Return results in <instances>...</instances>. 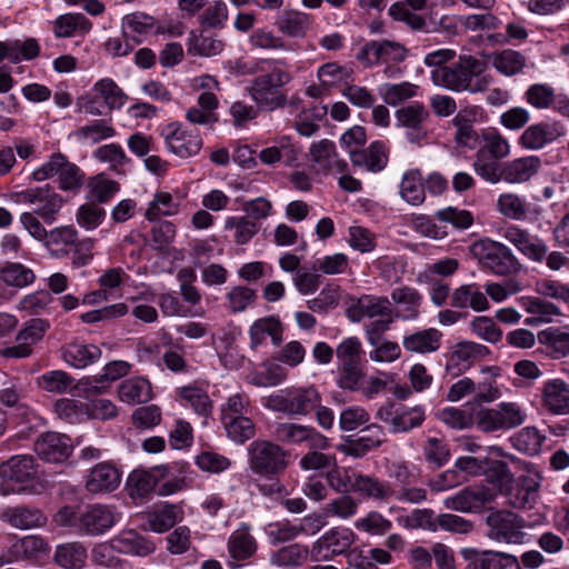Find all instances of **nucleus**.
Returning <instances> with one entry per match:
<instances>
[{
	"label": "nucleus",
	"instance_id": "1",
	"mask_svg": "<svg viewBox=\"0 0 569 569\" xmlns=\"http://www.w3.org/2000/svg\"><path fill=\"white\" fill-rule=\"evenodd\" d=\"M487 63L470 54H461L458 61L445 68L431 71V79L436 86L455 92L478 93L487 90L489 78L483 74Z\"/></svg>",
	"mask_w": 569,
	"mask_h": 569
},
{
	"label": "nucleus",
	"instance_id": "2",
	"mask_svg": "<svg viewBox=\"0 0 569 569\" xmlns=\"http://www.w3.org/2000/svg\"><path fill=\"white\" fill-rule=\"evenodd\" d=\"M290 81L289 72L274 68L269 73L256 77L247 90L259 108L273 111L287 104V94L281 88Z\"/></svg>",
	"mask_w": 569,
	"mask_h": 569
},
{
	"label": "nucleus",
	"instance_id": "3",
	"mask_svg": "<svg viewBox=\"0 0 569 569\" xmlns=\"http://www.w3.org/2000/svg\"><path fill=\"white\" fill-rule=\"evenodd\" d=\"M38 465L30 455L13 456L0 465V476L3 479L1 485L2 495L12 492H34L31 485L37 479Z\"/></svg>",
	"mask_w": 569,
	"mask_h": 569
},
{
	"label": "nucleus",
	"instance_id": "4",
	"mask_svg": "<svg viewBox=\"0 0 569 569\" xmlns=\"http://www.w3.org/2000/svg\"><path fill=\"white\" fill-rule=\"evenodd\" d=\"M541 168V159L537 156H527L502 162L501 164L480 166L481 178L490 183L506 181L508 183H523L535 177Z\"/></svg>",
	"mask_w": 569,
	"mask_h": 569
},
{
	"label": "nucleus",
	"instance_id": "5",
	"mask_svg": "<svg viewBox=\"0 0 569 569\" xmlns=\"http://www.w3.org/2000/svg\"><path fill=\"white\" fill-rule=\"evenodd\" d=\"M486 525L487 537L500 543L521 545L527 537L523 517L507 509H490Z\"/></svg>",
	"mask_w": 569,
	"mask_h": 569
},
{
	"label": "nucleus",
	"instance_id": "6",
	"mask_svg": "<svg viewBox=\"0 0 569 569\" xmlns=\"http://www.w3.org/2000/svg\"><path fill=\"white\" fill-rule=\"evenodd\" d=\"M470 252L483 267L496 274L507 276L520 269L518 259L507 246L500 242L481 239L472 243Z\"/></svg>",
	"mask_w": 569,
	"mask_h": 569
},
{
	"label": "nucleus",
	"instance_id": "7",
	"mask_svg": "<svg viewBox=\"0 0 569 569\" xmlns=\"http://www.w3.org/2000/svg\"><path fill=\"white\" fill-rule=\"evenodd\" d=\"M250 470L260 476L271 477L281 473L288 466L287 452L277 443L254 440L248 447Z\"/></svg>",
	"mask_w": 569,
	"mask_h": 569
},
{
	"label": "nucleus",
	"instance_id": "8",
	"mask_svg": "<svg viewBox=\"0 0 569 569\" xmlns=\"http://www.w3.org/2000/svg\"><path fill=\"white\" fill-rule=\"evenodd\" d=\"M54 174H59L62 190L77 191L83 184L84 174L79 167L68 161L67 157L60 152L53 153L49 161L37 169L32 176L34 180L42 181Z\"/></svg>",
	"mask_w": 569,
	"mask_h": 569
},
{
	"label": "nucleus",
	"instance_id": "9",
	"mask_svg": "<svg viewBox=\"0 0 569 569\" xmlns=\"http://www.w3.org/2000/svg\"><path fill=\"white\" fill-rule=\"evenodd\" d=\"M119 513L116 507L100 503L92 505L79 513L76 529L84 536H101L117 523Z\"/></svg>",
	"mask_w": 569,
	"mask_h": 569
},
{
	"label": "nucleus",
	"instance_id": "10",
	"mask_svg": "<svg viewBox=\"0 0 569 569\" xmlns=\"http://www.w3.org/2000/svg\"><path fill=\"white\" fill-rule=\"evenodd\" d=\"M387 442V432L385 428L376 422L366 423L356 439H347L340 443L337 449L349 457L362 458L370 451L379 449Z\"/></svg>",
	"mask_w": 569,
	"mask_h": 569
},
{
	"label": "nucleus",
	"instance_id": "11",
	"mask_svg": "<svg viewBox=\"0 0 569 569\" xmlns=\"http://www.w3.org/2000/svg\"><path fill=\"white\" fill-rule=\"evenodd\" d=\"M18 196L21 201L34 204L36 208L32 212L46 223H52L63 206L62 197L48 184L21 191Z\"/></svg>",
	"mask_w": 569,
	"mask_h": 569
},
{
	"label": "nucleus",
	"instance_id": "12",
	"mask_svg": "<svg viewBox=\"0 0 569 569\" xmlns=\"http://www.w3.org/2000/svg\"><path fill=\"white\" fill-rule=\"evenodd\" d=\"M430 113L421 102H412L402 106L395 112L397 127L407 129V140L410 143H419L427 138L428 131L425 123Z\"/></svg>",
	"mask_w": 569,
	"mask_h": 569
},
{
	"label": "nucleus",
	"instance_id": "13",
	"mask_svg": "<svg viewBox=\"0 0 569 569\" xmlns=\"http://www.w3.org/2000/svg\"><path fill=\"white\" fill-rule=\"evenodd\" d=\"M161 136L169 150L181 157L189 158L199 153L202 147V139L192 130H187L178 122L166 126Z\"/></svg>",
	"mask_w": 569,
	"mask_h": 569
},
{
	"label": "nucleus",
	"instance_id": "14",
	"mask_svg": "<svg viewBox=\"0 0 569 569\" xmlns=\"http://www.w3.org/2000/svg\"><path fill=\"white\" fill-rule=\"evenodd\" d=\"M495 498L496 495L486 486H468L456 495L446 498L443 505L447 509L459 512H479Z\"/></svg>",
	"mask_w": 569,
	"mask_h": 569
},
{
	"label": "nucleus",
	"instance_id": "15",
	"mask_svg": "<svg viewBox=\"0 0 569 569\" xmlns=\"http://www.w3.org/2000/svg\"><path fill=\"white\" fill-rule=\"evenodd\" d=\"M72 450V440L64 433L49 431L39 436L34 442L39 458L52 463L66 461Z\"/></svg>",
	"mask_w": 569,
	"mask_h": 569
},
{
	"label": "nucleus",
	"instance_id": "16",
	"mask_svg": "<svg viewBox=\"0 0 569 569\" xmlns=\"http://www.w3.org/2000/svg\"><path fill=\"white\" fill-rule=\"evenodd\" d=\"M482 139L483 144L477 151L473 161V169L480 177V166L501 164L498 160L506 158L510 152L508 140L497 131L485 132Z\"/></svg>",
	"mask_w": 569,
	"mask_h": 569
},
{
	"label": "nucleus",
	"instance_id": "17",
	"mask_svg": "<svg viewBox=\"0 0 569 569\" xmlns=\"http://www.w3.org/2000/svg\"><path fill=\"white\" fill-rule=\"evenodd\" d=\"M565 134L563 127L558 122H539L525 129L519 144L527 150H540Z\"/></svg>",
	"mask_w": 569,
	"mask_h": 569
},
{
	"label": "nucleus",
	"instance_id": "18",
	"mask_svg": "<svg viewBox=\"0 0 569 569\" xmlns=\"http://www.w3.org/2000/svg\"><path fill=\"white\" fill-rule=\"evenodd\" d=\"M466 558L468 563L465 569H521L519 559L507 552L470 550Z\"/></svg>",
	"mask_w": 569,
	"mask_h": 569
},
{
	"label": "nucleus",
	"instance_id": "19",
	"mask_svg": "<svg viewBox=\"0 0 569 569\" xmlns=\"http://www.w3.org/2000/svg\"><path fill=\"white\" fill-rule=\"evenodd\" d=\"M541 406L556 416L569 415V385L562 379H551L541 389Z\"/></svg>",
	"mask_w": 569,
	"mask_h": 569
},
{
	"label": "nucleus",
	"instance_id": "20",
	"mask_svg": "<svg viewBox=\"0 0 569 569\" xmlns=\"http://www.w3.org/2000/svg\"><path fill=\"white\" fill-rule=\"evenodd\" d=\"M310 160L317 171L328 173L332 170L343 172L347 170V162L339 159L336 146L331 140L322 139L310 146Z\"/></svg>",
	"mask_w": 569,
	"mask_h": 569
},
{
	"label": "nucleus",
	"instance_id": "21",
	"mask_svg": "<svg viewBox=\"0 0 569 569\" xmlns=\"http://www.w3.org/2000/svg\"><path fill=\"white\" fill-rule=\"evenodd\" d=\"M505 239L533 261H542L548 251V247L543 241L518 227L507 228Z\"/></svg>",
	"mask_w": 569,
	"mask_h": 569
},
{
	"label": "nucleus",
	"instance_id": "22",
	"mask_svg": "<svg viewBox=\"0 0 569 569\" xmlns=\"http://www.w3.org/2000/svg\"><path fill=\"white\" fill-rule=\"evenodd\" d=\"M489 349L480 343L473 341H463L455 346L450 358L446 365V371L452 375H458L461 369H467L476 360L482 359L489 355Z\"/></svg>",
	"mask_w": 569,
	"mask_h": 569
},
{
	"label": "nucleus",
	"instance_id": "23",
	"mask_svg": "<svg viewBox=\"0 0 569 569\" xmlns=\"http://www.w3.org/2000/svg\"><path fill=\"white\" fill-rule=\"evenodd\" d=\"M49 546L40 536H26L14 542L10 549L0 556V567L21 559H34L47 553Z\"/></svg>",
	"mask_w": 569,
	"mask_h": 569
},
{
	"label": "nucleus",
	"instance_id": "24",
	"mask_svg": "<svg viewBox=\"0 0 569 569\" xmlns=\"http://www.w3.org/2000/svg\"><path fill=\"white\" fill-rule=\"evenodd\" d=\"M349 482L351 491L365 498L385 501L396 495L389 482L382 481L375 476L353 473Z\"/></svg>",
	"mask_w": 569,
	"mask_h": 569
},
{
	"label": "nucleus",
	"instance_id": "25",
	"mask_svg": "<svg viewBox=\"0 0 569 569\" xmlns=\"http://www.w3.org/2000/svg\"><path fill=\"white\" fill-rule=\"evenodd\" d=\"M0 519L21 530L42 527L47 522V517L40 509L28 506L8 507L1 512Z\"/></svg>",
	"mask_w": 569,
	"mask_h": 569
},
{
	"label": "nucleus",
	"instance_id": "26",
	"mask_svg": "<svg viewBox=\"0 0 569 569\" xmlns=\"http://www.w3.org/2000/svg\"><path fill=\"white\" fill-rule=\"evenodd\" d=\"M120 481V471L113 465L103 462L91 469L86 488L92 493L110 492L119 487Z\"/></svg>",
	"mask_w": 569,
	"mask_h": 569
},
{
	"label": "nucleus",
	"instance_id": "27",
	"mask_svg": "<svg viewBox=\"0 0 569 569\" xmlns=\"http://www.w3.org/2000/svg\"><path fill=\"white\" fill-rule=\"evenodd\" d=\"M349 153L355 167L366 168L370 172H379L388 163V151L381 141H373L367 149L350 150Z\"/></svg>",
	"mask_w": 569,
	"mask_h": 569
},
{
	"label": "nucleus",
	"instance_id": "28",
	"mask_svg": "<svg viewBox=\"0 0 569 569\" xmlns=\"http://www.w3.org/2000/svg\"><path fill=\"white\" fill-rule=\"evenodd\" d=\"M539 482L531 477H520L517 486L511 485L505 492L507 503L515 509H531L536 503Z\"/></svg>",
	"mask_w": 569,
	"mask_h": 569
},
{
	"label": "nucleus",
	"instance_id": "29",
	"mask_svg": "<svg viewBox=\"0 0 569 569\" xmlns=\"http://www.w3.org/2000/svg\"><path fill=\"white\" fill-rule=\"evenodd\" d=\"M390 302L387 298L362 296L353 305H351L346 313L352 322H359L365 317L375 318L378 316H389Z\"/></svg>",
	"mask_w": 569,
	"mask_h": 569
},
{
	"label": "nucleus",
	"instance_id": "30",
	"mask_svg": "<svg viewBox=\"0 0 569 569\" xmlns=\"http://www.w3.org/2000/svg\"><path fill=\"white\" fill-rule=\"evenodd\" d=\"M355 542V533L349 528L335 527L325 532L315 543L313 550H326L331 556L346 553Z\"/></svg>",
	"mask_w": 569,
	"mask_h": 569
},
{
	"label": "nucleus",
	"instance_id": "31",
	"mask_svg": "<svg viewBox=\"0 0 569 569\" xmlns=\"http://www.w3.org/2000/svg\"><path fill=\"white\" fill-rule=\"evenodd\" d=\"M450 306L455 309H467L480 312L489 308V301L478 284H462L456 288L450 296Z\"/></svg>",
	"mask_w": 569,
	"mask_h": 569
},
{
	"label": "nucleus",
	"instance_id": "32",
	"mask_svg": "<svg viewBox=\"0 0 569 569\" xmlns=\"http://www.w3.org/2000/svg\"><path fill=\"white\" fill-rule=\"evenodd\" d=\"M113 545L119 552L144 557L152 553L156 546L152 541L136 530H122L113 538Z\"/></svg>",
	"mask_w": 569,
	"mask_h": 569
},
{
	"label": "nucleus",
	"instance_id": "33",
	"mask_svg": "<svg viewBox=\"0 0 569 569\" xmlns=\"http://www.w3.org/2000/svg\"><path fill=\"white\" fill-rule=\"evenodd\" d=\"M441 338L438 329L429 328L405 336L402 346L409 352L430 353L440 348Z\"/></svg>",
	"mask_w": 569,
	"mask_h": 569
},
{
	"label": "nucleus",
	"instance_id": "34",
	"mask_svg": "<svg viewBox=\"0 0 569 569\" xmlns=\"http://www.w3.org/2000/svg\"><path fill=\"white\" fill-rule=\"evenodd\" d=\"M88 557L86 546L80 541L58 545L54 551V563L63 569H81Z\"/></svg>",
	"mask_w": 569,
	"mask_h": 569
},
{
	"label": "nucleus",
	"instance_id": "35",
	"mask_svg": "<svg viewBox=\"0 0 569 569\" xmlns=\"http://www.w3.org/2000/svg\"><path fill=\"white\" fill-rule=\"evenodd\" d=\"M102 352L96 345L70 342L62 348V358L70 366L82 369L100 359Z\"/></svg>",
	"mask_w": 569,
	"mask_h": 569
},
{
	"label": "nucleus",
	"instance_id": "36",
	"mask_svg": "<svg viewBox=\"0 0 569 569\" xmlns=\"http://www.w3.org/2000/svg\"><path fill=\"white\" fill-rule=\"evenodd\" d=\"M391 299L400 307L398 317L413 320L419 316L422 296L417 289L408 286L396 288L391 292Z\"/></svg>",
	"mask_w": 569,
	"mask_h": 569
},
{
	"label": "nucleus",
	"instance_id": "37",
	"mask_svg": "<svg viewBox=\"0 0 569 569\" xmlns=\"http://www.w3.org/2000/svg\"><path fill=\"white\" fill-rule=\"evenodd\" d=\"M475 111L465 109L459 111L452 119L456 128L455 141L458 146L475 149L478 142V133L473 128Z\"/></svg>",
	"mask_w": 569,
	"mask_h": 569
},
{
	"label": "nucleus",
	"instance_id": "38",
	"mask_svg": "<svg viewBox=\"0 0 569 569\" xmlns=\"http://www.w3.org/2000/svg\"><path fill=\"white\" fill-rule=\"evenodd\" d=\"M400 197L411 206H420L426 200V188L422 174L418 169L403 173L400 182Z\"/></svg>",
	"mask_w": 569,
	"mask_h": 569
},
{
	"label": "nucleus",
	"instance_id": "39",
	"mask_svg": "<svg viewBox=\"0 0 569 569\" xmlns=\"http://www.w3.org/2000/svg\"><path fill=\"white\" fill-rule=\"evenodd\" d=\"M321 400V395L315 386L290 390L291 416L309 415Z\"/></svg>",
	"mask_w": 569,
	"mask_h": 569
},
{
	"label": "nucleus",
	"instance_id": "40",
	"mask_svg": "<svg viewBox=\"0 0 569 569\" xmlns=\"http://www.w3.org/2000/svg\"><path fill=\"white\" fill-rule=\"evenodd\" d=\"M276 26L288 37L303 38L310 27V17L305 12L287 10L278 17Z\"/></svg>",
	"mask_w": 569,
	"mask_h": 569
},
{
	"label": "nucleus",
	"instance_id": "41",
	"mask_svg": "<svg viewBox=\"0 0 569 569\" xmlns=\"http://www.w3.org/2000/svg\"><path fill=\"white\" fill-rule=\"evenodd\" d=\"M249 335L252 349L261 345L267 335L271 337L274 345H279L282 340V327L280 321L273 317L261 318L252 323Z\"/></svg>",
	"mask_w": 569,
	"mask_h": 569
},
{
	"label": "nucleus",
	"instance_id": "42",
	"mask_svg": "<svg viewBox=\"0 0 569 569\" xmlns=\"http://www.w3.org/2000/svg\"><path fill=\"white\" fill-rule=\"evenodd\" d=\"M119 397L129 405L144 403L151 400V385L143 378H130L119 386Z\"/></svg>",
	"mask_w": 569,
	"mask_h": 569
},
{
	"label": "nucleus",
	"instance_id": "43",
	"mask_svg": "<svg viewBox=\"0 0 569 569\" xmlns=\"http://www.w3.org/2000/svg\"><path fill=\"white\" fill-rule=\"evenodd\" d=\"M487 482L492 485L498 491L505 492L515 483V475L511 472L508 462L488 458L483 475Z\"/></svg>",
	"mask_w": 569,
	"mask_h": 569
},
{
	"label": "nucleus",
	"instance_id": "44",
	"mask_svg": "<svg viewBox=\"0 0 569 569\" xmlns=\"http://www.w3.org/2000/svg\"><path fill=\"white\" fill-rule=\"evenodd\" d=\"M162 476L160 469L156 470H133L127 480V486L131 497H144L150 493Z\"/></svg>",
	"mask_w": 569,
	"mask_h": 569
},
{
	"label": "nucleus",
	"instance_id": "45",
	"mask_svg": "<svg viewBox=\"0 0 569 569\" xmlns=\"http://www.w3.org/2000/svg\"><path fill=\"white\" fill-rule=\"evenodd\" d=\"M538 341L546 346L553 358H561L569 355V332L560 328H548L537 336Z\"/></svg>",
	"mask_w": 569,
	"mask_h": 569
},
{
	"label": "nucleus",
	"instance_id": "46",
	"mask_svg": "<svg viewBox=\"0 0 569 569\" xmlns=\"http://www.w3.org/2000/svg\"><path fill=\"white\" fill-rule=\"evenodd\" d=\"M230 557L237 561L251 558L257 551L254 538L246 530H236L228 540Z\"/></svg>",
	"mask_w": 569,
	"mask_h": 569
},
{
	"label": "nucleus",
	"instance_id": "47",
	"mask_svg": "<svg viewBox=\"0 0 569 569\" xmlns=\"http://www.w3.org/2000/svg\"><path fill=\"white\" fill-rule=\"evenodd\" d=\"M426 420L425 409L421 406L411 408H403L397 410L396 417L392 420L390 432L406 433L412 429L419 428Z\"/></svg>",
	"mask_w": 569,
	"mask_h": 569
},
{
	"label": "nucleus",
	"instance_id": "48",
	"mask_svg": "<svg viewBox=\"0 0 569 569\" xmlns=\"http://www.w3.org/2000/svg\"><path fill=\"white\" fill-rule=\"evenodd\" d=\"M492 66L505 76H513L522 71L526 57L519 51L506 49L490 56Z\"/></svg>",
	"mask_w": 569,
	"mask_h": 569
},
{
	"label": "nucleus",
	"instance_id": "49",
	"mask_svg": "<svg viewBox=\"0 0 569 569\" xmlns=\"http://www.w3.org/2000/svg\"><path fill=\"white\" fill-rule=\"evenodd\" d=\"M309 550L300 543H291L272 552L270 562L278 567H298L308 560Z\"/></svg>",
	"mask_w": 569,
	"mask_h": 569
},
{
	"label": "nucleus",
	"instance_id": "50",
	"mask_svg": "<svg viewBox=\"0 0 569 569\" xmlns=\"http://www.w3.org/2000/svg\"><path fill=\"white\" fill-rule=\"evenodd\" d=\"M366 378L363 365L338 366L336 385L348 392H359Z\"/></svg>",
	"mask_w": 569,
	"mask_h": 569
},
{
	"label": "nucleus",
	"instance_id": "51",
	"mask_svg": "<svg viewBox=\"0 0 569 569\" xmlns=\"http://www.w3.org/2000/svg\"><path fill=\"white\" fill-rule=\"evenodd\" d=\"M229 439L236 443H244L256 436V426L249 416L222 421Z\"/></svg>",
	"mask_w": 569,
	"mask_h": 569
},
{
	"label": "nucleus",
	"instance_id": "52",
	"mask_svg": "<svg viewBox=\"0 0 569 569\" xmlns=\"http://www.w3.org/2000/svg\"><path fill=\"white\" fill-rule=\"evenodd\" d=\"M79 141H89L98 143L104 139L111 138L116 134L112 126L108 124L104 120H96L90 124L78 128L73 132Z\"/></svg>",
	"mask_w": 569,
	"mask_h": 569
},
{
	"label": "nucleus",
	"instance_id": "53",
	"mask_svg": "<svg viewBox=\"0 0 569 569\" xmlns=\"http://www.w3.org/2000/svg\"><path fill=\"white\" fill-rule=\"evenodd\" d=\"M526 102L539 110L549 109L556 100L555 90L546 83L531 84L525 92Z\"/></svg>",
	"mask_w": 569,
	"mask_h": 569
},
{
	"label": "nucleus",
	"instance_id": "54",
	"mask_svg": "<svg viewBox=\"0 0 569 569\" xmlns=\"http://www.w3.org/2000/svg\"><path fill=\"white\" fill-rule=\"evenodd\" d=\"M336 356L339 366L361 365L362 345L357 337H349L342 340L336 348Z\"/></svg>",
	"mask_w": 569,
	"mask_h": 569
},
{
	"label": "nucleus",
	"instance_id": "55",
	"mask_svg": "<svg viewBox=\"0 0 569 569\" xmlns=\"http://www.w3.org/2000/svg\"><path fill=\"white\" fill-rule=\"evenodd\" d=\"M352 70L337 62H328L318 69V79L325 87H333L339 83L347 84L351 80Z\"/></svg>",
	"mask_w": 569,
	"mask_h": 569
},
{
	"label": "nucleus",
	"instance_id": "56",
	"mask_svg": "<svg viewBox=\"0 0 569 569\" xmlns=\"http://www.w3.org/2000/svg\"><path fill=\"white\" fill-rule=\"evenodd\" d=\"M119 183L114 180L98 174L90 179L88 183L90 198L99 203L108 202L118 191Z\"/></svg>",
	"mask_w": 569,
	"mask_h": 569
},
{
	"label": "nucleus",
	"instance_id": "57",
	"mask_svg": "<svg viewBox=\"0 0 569 569\" xmlns=\"http://www.w3.org/2000/svg\"><path fill=\"white\" fill-rule=\"evenodd\" d=\"M224 43L216 38L190 33L188 51L193 54L212 57L222 52Z\"/></svg>",
	"mask_w": 569,
	"mask_h": 569
},
{
	"label": "nucleus",
	"instance_id": "58",
	"mask_svg": "<svg viewBox=\"0 0 569 569\" xmlns=\"http://www.w3.org/2000/svg\"><path fill=\"white\" fill-rule=\"evenodd\" d=\"M224 228L234 230V242L240 246L248 243L259 230L257 222L248 217H229Z\"/></svg>",
	"mask_w": 569,
	"mask_h": 569
},
{
	"label": "nucleus",
	"instance_id": "59",
	"mask_svg": "<svg viewBox=\"0 0 569 569\" xmlns=\"http://www.w3.org/2000/svg\"><path fill=\"white\" fill-rule=\"evenodd\" d=\"M74 379L62 370L44 372L38 378V385L47 392L63 393L72 385Z\"/></svg>",
	"mask_w": 569,
	"mask_h": 569
},
{
	"label": "nucleus",
	"instance_id": "60",
	"mask_svg": "<svg viewBox=\"0 0 569 569\" xmlns=\"http://www.w3.org/2000/svg\"><path fill=\"white\" fill-rule=\"evenodd\" d=\"M423 456L428 463L441 468L449 461L450 449L443 439L430 437L423 446Z\"/></svg>",
	"mask_w": 569,
	"mask_h": 569
},
{
	"label": "nucleus",
	"instance_id": "61",
	"mask_svg": "<svg viewBox=\"0 0 569 569\" xmlns=\"http://www.w3.org/2000/svg\"><path fill=\"white\" fill-rule=\"evenodd\" d=\"M180 396L198 415L204 418L211 415L212 402L207 392L202 389L190 386L183 387L180 390Z\"/></svg>",
	"mask_w": 569,
	"mask_h": 569
},
{
	"label": "nucleus",
	"instance_id": "62",
	"mask_svg": "<svg viewBox=\"0 0 569 569\" xmlns=\"http://www.w3.org/2000/svg\"><path fill=\"white\" fill-rule=\"evenodd\" d=\"M392 527L389 519L385 518L378 511H370L365 517L355 522V528L359 531L367 532L373 536H382L387 533Z\"/></svg>",
	"mask_w": 569,
	"mask_h": 569
},
{
	"label": "nucleus",
	"instance_id": "63",
	"mask_svg": "<svg viewBox=\"0 0 569 569\" xmlns=\"http://www.w3.org/2000/svg\"><path fill=\"white\" fill-rule=\"evenodd\" d=\"M358 502L353 497L345 492V495L332 499L323 507L326 517H339L341 519H349L357 513Z\"/></svg>",
	"mask_w": 569,
	"mask_h": 569
},
{
	"label": "nucleus",
	"instance_id": "64",
	"mask_svg": "<svg viewBox=\"0 0 569 569\" xmlns=\"http://www.w3.org/2000/svg\"><path fill=\"white\" fill-rule=\"evenodd\" d=\"M94 90L103 98L110 109L121 108L128 99L127 94L110 78H104L94 84Z\"/></svg>",
	"mask_w": 569,
	"mask_h": 569
}]
</instances>
